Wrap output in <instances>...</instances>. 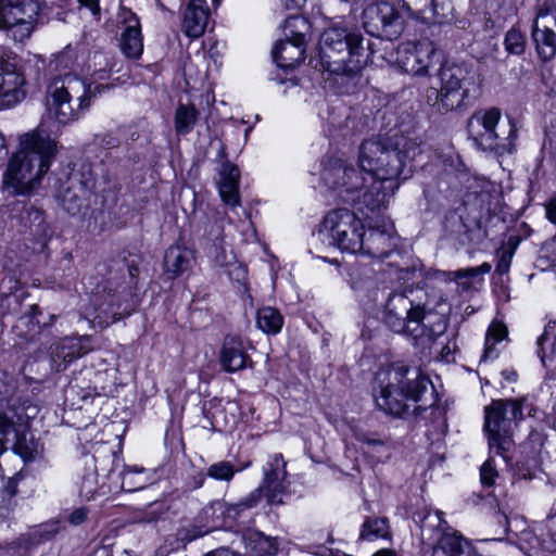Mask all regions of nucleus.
I'll return each instance as SVG.
<instances>
[{
  "instance_id": "nucleus-35",
  "label": "nucleus",
  "mask_w": 556,
  "mask_h": 556,
  "mask_svg": "<svg viewBox=\"0 0 556 556\" xmlns=\"http://www.w3.org/2000/svg\"><path fill=\"white\" fill-rule=\"evenodd\" d=\"M260 501V490H253L249 495L237 503L226 502V518H228L229 522L238 520L243 511L255 507Z\"/></svg>"
},
{
  "instance_id": "nucleus-15",
  "label": "nucleus",
  "mask_w": 556,
  "mask_h": 556,
  "mask_svg": "<svg viewBox=\"0 0 556 556\" xmlns=\"http://www.w3.org/2000/svg\"><path fill=\"white\" fill-rule=\"evenodd\" d=\"M531 37L542 61H549L556 55V7L544 5L538 11Z\"/></svg>"
},
{
  "instance_id": "nucleus-13",
  "label": "nucleus",
  "mask_w": 556,
  "mask_h": 556,
  "mask_svg": "<svg viewBox=\"0 0 556 556\" xmlns=\"http://www.w3.org/2000/svg\"><path fill=\"white\" fill-rule=\"evenodd\" d=\"M287 463L280 453L270 455L263 466V480L258 488L260 497H266L268 505H282L288 494Z\"/></svg>"
},
{
  "instance_id": "nucleus-29",
  "label": "nucleus",
  "mask_w": 556,
  "mask_h": 556,
  "mask_svg": "<svg viewBox=\"0 0 556 556\" xmlns=\"http://www.w3.org/2000/svg\"><path fill=\"white\" fill-rule=\"evenodd\" d=\"M508 336V330L505 324L501 321H493L486 331L485 334V343H484V352L481 357V361H493L497 358L498 353L495 349L496 343L502 342Z\"/></svg>"
},
{
  "instance_id": "nucleus-14",
  "label": "nucleus",
  "mask_w": 556,
  "mask_h": 556,
  "mask_svg": "<svg viewBox=\"0 0 556 556\" xmlns=\"http://www.w3.org/2000/svg\"><path fill=\"white\" fill-rule=\"evenodd\" d=\"M25 78L17 67V58L12 52H0V111L25 98Z\"/></svg>"
},
{
  "instance_id": "nucleus-24",
  "label": "nucleus",
  "mask_w": 556,
  "mask_h": 556,
  "mask_svg": "<svg viewBox=\"0 0 556 556\" xmlns=\"http://www.w3.org/2000/svg\"><path fill=\"white\" fill-rule=\"evenodd\" d=\"M219 361L226 371L235 372L244 369L250 357L242 340L238 337L227 336L220 350Z\"/></svg>"
},
{
  "instance_id": "nucleus-21",
  "label": "nucleus",
  "mask_w": 556,
  "mask_h": 556,
  "mask_svg": "<svg viewBox=\"0 0 556 556\" xmlns=\"http://www.w3.org/2000/svg\"><path fill=\"white\" fill-rule=\"evenodd\" d=\"M40 316H42L40 307L36 304L30 305L28 311L17 319L13 328L16 337L25 343L38 341L43 328L51 326L54 320L53 315L49 317L48 323L41 321Z\"/></svg>"
},
{
  "instance_id": "nucleus-57",
  "label": "nucleus",
  "mask_w": 556,
  "mask_h": 556,
  "mask_svg": "<svg viewBox=\"0 0 556 556\" xmlns=\"http://www.w3.org/2000/svg\"><path fill=\"white\" fill-rule=\"evenodd\" d=\"M79 3L90 10L92 15L97 16L100 13L99 0H78Z\"/></svg>"
},
{
  "instance_id": "nucleus-39",
  "label": "nucleus",
  "mask_w": 556,
  "mask_h": 556,
  "mask_svg": "<svg viewBox=\"0 0 556 556\" xmlns=\"http://www.w3.org/2000/svg\"><path fill=\"white\" fill-rule=\"evenodd\" d=\"M143 472H144V469L142 467L126 466L123 471L122 488L129 492L142 489L146 485V480H142V479L135 480L134 475L135 473H143Z\"/></svg>"
},
{
  "instance_id": "nucleus-9",
  "label": "nucleus",
  "mask_w": 556,
  "mask_h": 556,
  "mask_svg": "<svg viewBox=\"0 0 556 556\" xmlns=\"http://www.w3.org/2000/svg\"><path fill=\"white\" fill-rule=\"evenodd\" d=\"M67 0H0V28L14 40L28 38L35 26L49 16V8L62 7Z\"/></svg>"
},
{
  "instance_id": "nucleus-63",
  "label": "nucleus",
  "mask_w": 556,
  "mask_h": 556,
  "mask_svg": "<svg viewBox=\"0 0 556 556\" xmlns=\"http://www.w3.org/2000/svg\"><path fill=\"white\" fill-rule=\"evenodd\" d=\"M97 319H99V320H98V324H99L100 326H105V327H106V326H109L110 324H112V323H114V321H115V319H113L112 321L102 320V319L100 318V316H96V317H94V320H97Z\"/></svg>"
},
{
  "instance_id": "nucleus-41",
  "label": "nucleus",
  "mask_w": 556,
  "mask_h": 556,
  "mask_svg": "<svg viewBox=\"0 0 556 556\" xmlns=\"http://www.w3.org/2000/svg\"><path fill=\"white\" fill-rule=\"evenodd\" d=\"M413 519L421 530L438 528L442 522L440 511L432 513L426 509L415 513Z\"/></svg>"
},
{
  "instance_id": "nucleus-32",
  "label": "nucleus",
  "mask_w": 556,
  "mask_h": 556,
  "mask_svg": "<svg viewBox=\"0 0 556 556\" xmlns=\"http://www.w3.org/2000/svg\"><path fill=\"white\" fill-rule=\"evenodd\" d=\"M199 111L193 104H178L175 113V130L178 135L191 132L197 124Z\"/></svg>"
},
{
  "instance_id": "nucleus-2",
  "label": "nucleus",
  "mask_w": 556,
  "mask_h": 556,
  "mask_svg": "<svg viewBox=\"0 0 556 556\" xmlns=\"http://www.w3.org/2000/svg\"><path fill=\"white\" fill-rule=\"evenodd\" d=\"M79 66L78 53L71 46L55 54L49 63V71L55 76L47 87V109L63 125L78 121L89 109L92 97L114 86L101 83L109 77L105 70L94 72L90 83L86 84L76 75Z\"/></svg>"
},
{
  "instance_id": "nucleus-58",
  "label": "nucleus",
  "mask_w": 556,
  "mask_h": 556,
  "mask_svg": "<svg viewBox=\"0 0 556 556\" xmlns=\"http://www.w3.org/2000/svg\"><path fill=\"white\" fill-rule=\"evenodd\" d=\"M305 1L306 0H280L287 10H298L305 3Z\"/></svg>"
},
{
  "instance_id": "nucleus-1",
  "label": "nucleus",
  "mask_w": 556,
  "mask_h": 556,
  "mask_svg": "<svg viewBox=\"0 0 556 556\" xmlns=\"http://www.w3.org/2000/svg\"><path fill=\"white\" fill-rule=\"evenodd\" d=\"M419 152L417 139L400 134L374 137L363 141L358 155L359 166L370 179L369 186H365L367 178L361 172L338 159L327 162L321 180L338 191L342 201L368 216L386 207L401 184L412 176L413 161Z\"/></svg>"
},
{
  "instance_id": "nucleus-54",
  "label": "nucleus",
  "mask_w": 556,
  "mask_h": 556,
  "mask_svg": "<svg viewBox=\"0 0 556 556\" xmlns=\"http://www.w3.org/2000/svg\"><path fill=\"white\" fill-rule=\"evenodd\" d=\"M511 254L504 253L496 265V273L504 275L508 271L510 266Z\"/></svg>"
},
{
  "instance_id": "nucleus-5",
  "label": "nucleus",
  "mask_w": 556,
  "mask_h": 556,
  "mask_svg": "<svg viewBox=\"0 0 556 556\" xmlns=\"http://www.w3.org/2000/svg\"><path fill=\"white\" fill-rule=\"evenodd\" d=\"M56 143L42 129L22 136L20 150L11 157L3 175V185L16 194L28 193L49 170Z\"/></svg>"
},
{
  "instance_id": "nucleus-11",
  "label": "nucleus",
  "mask_w": 556,
  "mask_h": 556,
  "mask_svg": "<svg viewBox=\"0 0 556 556\" xmlns=\"http://www.w3.org/2000/svg\"><path fill=\"white\" fill-rule=\"evenodd\" d=\"M319 235L342 252L356 254L364 249V225L361 218L348 208L330 211L324 217Z\"/></svg>"
},
{
  "instance_id": "nucleus-52",
  "label": "nucleus",
  "mask_w": 556,
  "mask_h": 556,
  "mask_svg": "<svg viewBox=\"0 0 556 556\" xmlns=\"http://www.w3.org/2000/svg\"><path fill=\"white\" fill-rule=\"evenodd\" d=\"M89 510L86 507L74 509L68 516V522L73 526H79L87 520Z\"/></svg>"
},
{
  "instance_id": "nucleus-47",
  "label": "nucleus",
  "mask_w": 556,
  "mask_h": 556,
  "mask_svg": "<svg viewBox=\"0 0 556 556\" xmlns=\"http://www.w3.org/2000/svg\"><path fill=\"white\" fill-rule=\"evenodd\" d=\"M542 150L549 157L556 160V119L545 131V140Z\"/></svg>"
},
{
  "instance_id": "nucleus-44",
  "label": "nucleus",
  "mask_w": 556,
  "mask_h": 556,
  "mask_svg": "<svg viewBox=\"0 0 556 556\" xmlns=\"http://www.w3.org/2000/svg\"><path fill=\"white\" fill-rule=\"evenodd\" d=\"M207 255L218 265L224 266L228 263L227 253L225 250V241H213L205 243Z\"/></svg>"
},
{
  "instance_id": "nucleus-4",
  "label": "nucleus",
  "mask_w": 556,
  "mask_h": 556,
  "mask_svg": "<svg viewBox=\"0 0 556 556\" xmlns=\"http://www.w3.org/2000/svg\"><path fill=\"white\" fill-rule=\"evenodd\" d=\"M428 386L432 387V383L420 367L404 362L392 363L376 374V406L388 415L402 417L409 408L407 402H420Z\"/></svg>"
},
{
  "instance_id": "nucleus-53",
  "label": "nucleus",
  "mask_w": 556,
  "mask_h": 556,
  "mask_svg": "<svg viewBox=\"0 0 556 556\" xmlns=\"http://www.w3.org/2000/svg\"><path fill=\"white\" fill-rule=\"evenodd\" d=\"M22 546L16 542H12L5 546L0 545V556H22Z\"/></svg>"
},
{
  "instance_id": "nucleus-22",
  "label": "nucleus",
  "mask_w": 556,
  "mask_h": 556,
  "mask_svg": "<svg viewBox=\"0 0 556 556\" xmlns=\"http://www.w3.org/2000/svg\"><path fill=\"white\" fill-rule=\"evenodd\" d=\"M305 38L296 34L292 39L280 40L271 51L273 60L281 68H293L304 61Z\"/></svg>"
},
{
  "instance_id": "nucleus-50",
  "label": "nucleus",
  "mask_w": 556,
  "mask_h": 556,
  "mask_svg": "<svg viewBox=\"0 0 556 556\" xmlns=\"http://www.w3.org/2000/svg\"><path fill=\"white\" fill-rule=\"evenodd\" d=\"M239 169L230 163H225L220 172V181L230 180L231 182L239 184Z\"/></svg>"
},
{
  "instance_id": "nucleus-38",
  "label": "nucleus",
  "mask_w": 556,
  "mask_h": 556,
  "mask_svg": "<svg viewBox=\"0 0 556 556\" xmlns=\"http://www.w3.org/2000/svg\"><path fill=\"white\" fill-rule=\"evenodd\" d=\"M504 45L508 53L520 55L525 51L526 39L520 30L511 28L506 33Z\"/></svg>"
},
{
  "instance_id": "nucleus-25",
  "label": "nucleus",
  "mask_w": 556,
  "mask_h": 556,
  "mask_svg": "<svg viewBox=\"0 0 556 556\" xmlns=\"http://www.w3.org/2000/svg\"><path fill=\"white\" fill-rule=\"evenodd\" d=\"M469 542L457 533H444L426 556H472Z\"/></svg>"
},
{
  "instance_id": "nucleus-56",
  "label": "nucleus",
  "mask_w": 556,
  "mask_h": 556,
  "mask_svg": "<svg viewBox=\"0 0 556 556\" xmlns=\"http://www.w3.org/2000/svg\"><path fill=\"white\" fill-rule=\"evenodd\" d=\"M13 431L11 425L0 424V455L4 452L3 441L7 440L10 434H13Z\"/></svg>"
},
{
  "instance_id": "nucleus-8",
  "label": "nucleus",
  "mask_w": 556,
  "mask_h": 556,
  "mask_svg": "<svg viewBox=\"0 0 556 556\" xmlns=\"http://www.w3.org/2000/svg\"><path fill=\"white\" fill-rule=\"evenodd\" d=\"M440 89L429 88L427 103L439 113H447L465 104L475 73L463 64H443L439 70Z\"/></svg>"
},
{
  "instance_id": "nucleus-10",
  "label": "nucleus",
  "mask_w": 556,
  "mask_h": 556,
  "mask_svg": "<svg viewBox=\"0 0 556 556\" xmlns=\"http://www.w3.org/2000/svg\"><path fill=\"white\" fill-rule=\"evenodd\" d=\"M523 401L498 400L484 408V430L491 452L504 455L511 446V424L523 419Z\"/></svg>"
},
{
  "instance_id": "nucleus-6",
  "label": "nucleus",
  "mask_w": 556,
  "mask_h": 556,
  "mask_svg": "<svg viewBox=\"0 0 556 556\" xmlns=\"http://www.w3.org/2000/svg\"><path fill=\"white\" fill-rule=\"evenodd\" d=\"M319 54L324 68L337 75H354L367 65L372 48L355 27L334 24L320 36Z\"/></svg>"
},
{
  "instance_id": "nucleus-7",
  "label": "nucleus",
  "mask_w": 556,
  "mask_h": 556,
  "mask_svg": "<svg viewBox=\"0 0 556 556\" xmlns=\"http://www.w3.org/2000/svg\"><path fill=\"white\" fill-rule=\"evenodd\" d=\"M501 119L502 114L497 108L475 112L467 123L469 137L483 151L511 153L515 150L517 128L510 119L506 123H501Z\"/></svg>"
},
{
  "instance_id": "nucleus-26",
  "label": "nucleus",
  "mask_w": 556,
  "mask_h": 556,
  "mask_svg": "<svg viewBox=\"0 0 556 556\" xmlns=\"http://www.w3.org/2000/svg\"><path fill=\"white\" fill-rule=\"evenodd\" d=\"M87 342L88 339L83 337L62 339L52 349V361L55 363L62 361L65 364L72 363L88 353L89 348L87 346Z\"/></svg>"
},
{
  "instance_id": "nucleus-51",
  "label": "nucleus",
  "mask_w": 556,
  "mask_h": 556,
  "mask_svg": "<svg viewBox=\"0 0 556 556\" xmlns=\"http://www.w3.org/2000/svg\"><path fill=\"white\" fill-rule=\"evenodd\" d=\"M13 391V384L0 380V408H3L4 404H10Z\"/></svg>"
},
{
  "instance_id": "nucleus-23",
  "label": "nucleus",
  "mask_w": 556,
  "mask_h": 556,
  "mask_svg": "<svg viewBox=\"0 0 556 556\" xmlns=\"http://www.w3.org/2000/svg\"><path fill=\"white\" fill-rule=\"evenodd\" d=\"M194 261V251L181 244L170 245L164 254L163 269L169 279L181 276L191 268Z\"/></svg>"
},
{
  "instance_id": "nucleus-17",
  "label": "nucleus",
  "mask_w": 556,
  "mask_h": 556,
  "mask_svg": "<svg viewBox=\"0 0 556 556\" xmlns=\"http://www.w3.org/2000/svg\"><path fill=\"white\" fill-rule=\"evenodd\" d=\"M403 8L414 18L422 22L442 23L453 12L452 1L447 0H402Z\"/></svg>"
},
{
  "instance_id": "nucleus-43",
  "label": "nucleus",
  "mask_w": 556,
  "mask_h": 556,
  "mask_svg": "<svg viewBox=\"0 0 556 556\" xmlns=\"http://www.w3.org/2000/svg\"><path fill=\"white\" fill-rule=\"evenodd\" d=\"M98 491V475L94 470L88 471L81 479L79 495L86 500L92 498Z\"/></svg>"
},
{
  "instance_id": "nucleus-61",
  "label": "nucleus",
  "mask_w": 556,
  "mask_h": 556,
  "mask_svg": "<svg viewBox=\"0 0 556 556\" xmlns=\"http://www.w3.org/2000/svg\"><path fill=\"white\" fill-rule=\"evenodd\" d=\"M372 556H395V553L392 549L383 548V549L376 552Z\"/></svg>"
},
{
  "instance_id": "nucleus-28",
  "label": "nucleus",
  "mask_w": 556,
  "mask_h": 556,
  "mask_svg": "<svg viewBox=\"0 0 556 556\" xmlns=\"http://www.w3.org/2000/svg\"><path fill=\"white\" fill-rule=\"evenodd\" d=\"M244 540L252 556H276L278 553L276 539L266 536L258 531L250 532Z\"/></svg>"
},
{
  "instance_id": "nucleus-36",
  "label": "nucleus",
  "mask_w": 556,
  "mask_h": 556,
  "mask_svg": "<svg viewBox=\"0 0 556 556\" xmlns=\"http://www.w3.org/2000/svg\"><path fill=\"white\" fill-rule=\"evenodd\" d=\"M226 502L225 501H213L208 505H206L202 515L206 520H211L210 528L214 529L223 525L229 523L228 518H226Z\"/></svg>"
},
{
  "instance_id": "nucleus-33",
  "label": "nucleus",
  "mask_w": 556,
  "mask_h": 556,
  "mask_svg": "<svg viewBox=\"0 0 556 556\" xmlns=\"http://www.w3.org/2000/svg\"><path fill=\"white\" fill-rule=\"evenodd\" d=\"M58 199L63 208L71 215H76L84 206V198L74 190L73 179L70 178L66 185L62 186L58 193Z\"/></svg>"
},
{
  "instance_id": "nucleus-18",
  "label": "nucleus",
  "mask_w": 556,
  "mask_h": 556,
  "mask_svg": "<svg viewBox=\"0 0 556 556\" xmlns=\"http://www.w3.org/2000/svg\"><path fill=\"white\" fill-rule=\"evenodd\" d=\"M15 413L10 406L7 410L0 413V424L11 425L13 427V434H10L7 440L3 441V448L7 450L5 444L9 442L13 443V450L25 460H31L36 458L40 453L39 443L33 438H27L26 434L20 433V430L14 420Z\"/></svg>"
},
{
  "instance_id": "nucleus-3",
  "label": "nucleus",
  "mask_w": 556,
  "mask_h": 556,
  "mask_svg": "<svg viewBox=\"0 0 556 556\" xmlns=\"http://www.w3.org/2000/svg\"><path fill=\"white\" fill-rule=\"evenodd\" d=\"M383 321L394 332L405 333L421 343L434 341L445 330L442 318L428 307L422 289L405 288L391 293L384 305Z\"/></svg>"
},
{
  "instance_id": "nucleus-37",
  "label": "nucleus",
  "mask_w": 556,
  "mask_h": 556,
  "mask_svg": "<svg viewBox=\"0 0 556 556\" xmlns=\"http://www.w3.org/2000/svg\"><path fill=\"white\" fill-rule=\"evenodd\" d=\"M237 471L230 462L220 460L207 468V476L214 480L229 482Z\"/></svg>"
},
{
  "instance_id": "nucleus-34",
  "label": "nucleus",
  "mask_w": 556,
  "mask_h": 556,
  "mask_svg": "<svg viewBox=\"0 0 556 556\" xmlns=\"http://www.w3.org/2000/svg\"><path fill=\"white\" fill-rule=\"evenodd\" d=\"M389 525L387 518L367 517L362 525L359 538L366 541L387 538Z\"/></svg>"
},
{
  "instance_id": "nucleus-30",
  "label": "nucleus",
  "mask_w": 556,
  "mask_h": 556,
  "mask_svg": "<svg viewBox=\"0 0 556 556\" xmlns=\"http://www.w3.org/2000/svg\"><path fill=\"white\" fill-rule=\"evenodd\" d=\"M256 325L267 334H277L283 326V317L277 308L265 306L256 313Z\"/></svg>"
},
{
  "instance_id": "nucleus-40",
  "label": "nucleus",
  "mask_w": 556,
  "mask_h": 556,
  "mask_svg": "<svg viewBox=\"0 0 556 556\" xmlns=\"http://www.w3.org/2000/svg\"><path fill=\"white\" fill-rule=\"evenodd\" d=\"M492 266L489 263H483L480 266L477 267H469L464 269H457L454 271H448V277L451 280L455 281H462L463 279L471 280L479 275L488 274L490 273Z\"/></svg>"
},
{
  "instance_id": "nucleus-59",
  "label": "nucleus",
  "mask_w": 556,
  "mask_h": 556,
  "mask_svg": "<svg viewBox=\"0 0 556 556\" xmlns=\"http://www.w3.org/2000/svg\"><path fill=\"white\" fill-rule=\"evenodd\" d=\"M206 556H239L238 554L229 551L228 548H220L207 554Z\"/></svg>"
},
{
  "instance_id": "nucleus-60",
  "label": "nucleus",
  "mask_w": 556,
  "mask_h": 556,
  "mask_svg": "<svg viewBox=\"0 0 556 556\" xmlns=\"http://www.w3.org/2000/svg\"><path fill=\"white\" fill-rule=\"evenodd\" d=\"M359 440L367 443L368 445H382L383 444L381 440L369 439L366 435H363L362 438H359Z\"/></svg>"
},
{
  "instance_id": "nucleus-62",
  "label": "nucleus",
  "mask_w": 556,
  "mask_h": 556,
  "mask_svg": "<svg viewBox=\"0 0 556 556\" xmlns=\"http://www.w3.org/2000/svg\"><path fill=\"white\" fill-rule=\"evenodd\" d=\"M503 375L510 382H515L517 380V374L515 371H503Z\"/></svg>"
},
{
  "instance_id": "nucleus-31",
  "label": "nucleus",
  "mask_w": 556,
  "mask_h": 556,
  "mask_svg": "<svg viewBox=\"0 0 556 556\" xmlns=\"http://www.w3.org/2000/svg\"><path fill=\"white\" fill-rule=\"evenodd\" d=\"M536 353L543 365L546 364L547 358H556V321L545 326L543 333L536 340Z\"/></svg>"
},
{
  "instance_id": "nucleus-16",
  "label": "nucleus",
  "mask_w": 556,
  "mask_h": 556,
  "mask_svg": "<svg viewBox=\"0 0 556 556\" xmlns=\"http://www.w3.org/2000/svg\"><path fill=\"white\" fill-rule=\"evenodd\" d=\"M435 54V48L430 41L407 42L397 48L395 63L402 72L421 76L428 73Z\"/></svg>"
},
{
  "instance_id": "nucleus-46",
  "label": "nucleus",
  "mask_w": 556,
  "mask_h": 556,
  "mask_svg": "<svg viewBox=\"0 0 556 556\" xmlns=\"http://www.w3.org/2000/svg\"><path fill=\"white\" fill-rule=\"evenodd\" d=\"M498 472L492 458H488L480 468V481L483 486H493Z\"/></svg>"
},
{
  "instance_id": "nucleus-20",
  "label": "nucleus",
  "mask_w": 556,
  "mask_h": 556,
  "mask_svg": "<svg viewBox=\"0 0 556 556\" xmlns=\"http://www.w3.org/2000/svg\"><path fill=\"white\" fill-rule=\"evenodd\" d=\"M208 20L206 0H189L182 12V31L190 38H199L204 34Z\"/></svg>"
},
{
  "instance_id": "nucleus-45",
  "label": "nucleus",
  "mask_w": 556,
  "mask_h": 556,
  "mask_svg": "<svg viewBox=\"0 0 556 556\" xmlns=\"http://www.w3.org/2000/svg\"><path fill=\"white\" fill-rule=\"evenodd\" d=\"M225 216L217 215L213 224L205 228V243L224 240Z\"/></svg>"
},
{
  "instance_id": "nucleus-27",
  "label": "nucleus",
  "mask_w": 556,
  "mask_h": 556,
  "mask_svg": "<svg viewBox=\"0 0 556 556\" xmlns=\"http://www.w3.org/2000/svg\"><path fill=\"white\" fill-rule=\"evenodd\" d=\"M393 248L391 233L386 229H370L367 237L364 236V249L359 253L372 257L384 258L389 256Z\"/></svg>"
},
{
  "instance_id": "nucleus-55",
  "label": "nucleus",
  "mask_w": 556,
  "mask_h": 556,
  "mask_svg": "<svg viewBox=\"0 0 556 556\" xmlns=\"http://www.w3.org/2000/svg\"><path fill=\"white\" fill-rule=\"evenodd\" d=\"M546 218L556 225V195L545 204Z\"/></svg>"
},
{
  "instance_id": "nucleus-19",
  "label": "nucleus",
  "mask_w": 556,
  "mask_h": 556,
  "mask_svg": "<svg viewBox=\"0 0 556 556\" xmlns=\"http://www.w3.org/2000/svg\"><path fill=\"white\" fill-rule=\"evenodd\" d=\"M123 22L125 28L121 34V50L126 58L137 60L143 52V38L139 17L131 11H127L124 13Z\"/></svg>"
},
{
  "instance_id": "nucleus-64",
  "label": "nucleus",
  "mask_w": 556,
  "mask_h": 556,
  "mask_svg": "<svg viewBox=\"0 0 556 556\" xmlns=\"http://www.w3.org/2000/svg\"><path fill=\"white\" fill-rule=\"evenodd\" d=\"M546 549H548L549 552H556V541L553 542L551 546H546Z\"/></svg>"
},
{
  "instance_id": "nucleus-12",
  "label": "nucleus",
  "mask_w": 556,
  "mask_h": 556,
  "mask_svg": "<svg viewBox=\"0 0 556 556\" xmlns=\"http://www.w3.org/2000/svg\"><path fill=\"white\" fill-rule=\"evenodd\" d=\"M363 27L370 36L393 40L404 30V20L397 9L386 1L368 4L362 13Z\"/></svg>"
},
{
  "instance_id": "nucleus-48",
  "label": "nucleus",
  "mask_w": 556,
  "mask_h": 556,
  "mask_svg": "<svg viewBox=\"0 0 556 556\" xmlns=\"http://www.w3.org/2000/svg\"><path fill=\"white\" fill-rule=\"evenodd\" d=\"M93 143L104 149H113L118 147L119 139L112 134H100L94 136Z\"/></svg>"
},
{
  "instance_id": "nucleus-49",
  "label": "nucleus",
  "mask_w": 556,
  "mask_h": 556,
  "mask_svg": "<svg viewBox=\"0 0 556 556\" xmlns=\"http://www.w3.org/2000/svg\"><path fill=\"white\" fill-rule=\"evenodd\" d=\"M59 531V526L56 522L47 523L39 527L34 534L38 536L40 541L51 540Z\"/></svg>"
},
{
  "instance_id": "nucleus-42",
  "label": "nucleus",
  "mask_w": 556,
  "mask_h": 556,
  "mask_svg": "<svg viewBox=\"0 0 556 556\" xmlns=\"http://www.w3.org/2000/svg\"><path fill=\"white\" fill-rule=\"evenodd\" d=\"M219 194L227 205L237 206L240 204L239 184L231 182L230 180L220 181Z\"/></svg>"
}]
</instances>
